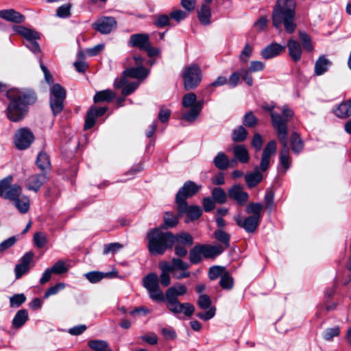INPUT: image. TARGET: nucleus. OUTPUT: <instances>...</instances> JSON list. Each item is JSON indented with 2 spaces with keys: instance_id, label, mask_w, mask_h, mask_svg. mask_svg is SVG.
<instances>
[{
  "instance_id": "f257e3e1",
  "label": "nucleus",
  "mask_w": 351,
  "mask_h": 351,
  "mask_svg": "<svg viewBox=\"0 0 351 351\" xmlns=\"http://www.w3.org/2000/svg\"><path fill=\"white\" fill-rule=\"evenodd\" d=\"M10 104L7 108V117L13 122L23 120L27 112V106L36 101V96L32 91L12 88L7 91Z\"/></svg>"
},
{
  "instance_id": "f03ea898",
  "label": "nucleus",
  "mask_w": 351,
  "mask_h": 351,
  "mask_svg": "<svg viewBox=\"0 0 351 351\" xmlns=\"http://www.w3.org/2000/svg\"><path fill=\"white\" fill-rule=\"evenodd\" d=\"M283 111L285 114L284 119L281 118L278 114H271V123L282 146L279 156L280 165V171L285 173L289 168L290 165L289 149L288 147L287 141V123L293 116V111L287 108H285Z\"/></svg>"
},
{
  "instance_id": "7ed1b4c3",
  "label": "nucleus",
  "mask_w": 351,
  "mask_h": 351,
  "mask_svg": "<svg viewBox=\"0 0 351 351\" xmlns=\"http://www.w3.org/2000/svg\"><path fill=\"white\" fill-rule=\"evenodd\" d=\"M295 0H278L272 13L273 25L280 29L283 25L288 34L295 32Z\"/></svg>"
},
{
  "instance_id": "20e7f679",
  "label": "nucleus",
  "mask_w": 351,
  "mask_h": 351,
  "mask_svg": "<svg viewBox=\"0 0 351 351\" xmlns=\"http://www.w3.org/2000/svg\"><path fill=\"white\" fill-rule=\"evenodd\" d=\"M186 293V287L182 284H178L176 287L169 288L165 293L167 307L169 311L174 315L183 313L184 315L191 317L194 311L195 307L190 303H181L178 297L183 295Z\"/></svg>"
},
{
  "instance_id": "39448f33",
  "label": "nucleus",
  "mask_w": 351,
  "mask_h": 351,
  "mask_svg": "<svg viewBox=\"0 0 351 351\" xmlns=\"http://www.w3.org/2000/svg\"><path fill=\"white\" fill-rule=\"evenodd\" d=\"M147 247L152 255L163 254L167 250L175 243L174 235L170 232H163L160 228H154L147 234Z\"/></svg>"
},
{
  "instance_id": "423d86ee",
  "label": "nucleus",
  "mask_w": 351,
  "mask_h": 351,
  "mask_svg": "<svg viewBox=\"0 0 351 351\" xmlns=\"http://www.w3.org/2000/svg\"><path fill=\"white\" fill-rule=\"evenodd\" d=\"M276 152V142L274 140L270 141L263 149L260 167H256L254 172L247 173L245 176L246 184L249 188H253L261 182L263 175L259 171V169L261 171H265L268 169L270 158L275 154Z\"/></svg>"
},
{
  "instance_id": "0eeeda50",
  "label": "nucleus",
  "mask_w": 351,
  "mask_h": 351,
  "mask_svg": "<svg viewBox=\"0 0 351 351\" xmlns=\"http://www.w3.org/2000/svg\"><path fill=\"white\" fill-rule=\"evenodd\" d=\"M13 176H8L0 180V197L10 200L12 203L19 197L23 192L20 184H12Z\"/></svg>"
},
{
  "instance_id": "6e6552de",
  "label": "nucleus",
  "mask_w": 351,
  "mask_h": 351,
  "mask_svg": "<svg viewBox=\"0 0 351 351\" xmlns=\"http://www.w3.org/2000/svg\"><path fill=\"white\" fill-rule=\"evenodd\" d=\"M202 76V70L197 64L185 66L182 73L185 90H189L195 89L201 82Z\"/></svg>"
},
{
  "instance_id": "1a4fd4ad",
  "label": "nucleus",
  "mask_w": 351,
  "mask_h": 351,
  "mask_svg": "<svg viewBox=\"0 0 351 351\" xmlns=\"http://www.w3.org/2000/svg\"><path fill=\"white\" fill-rule=\"evenodd\" d=\"M143 285L152 300L162 302L165 300L163 293L160 289L159 278L156 274H147L143 280Z\"/></svg>"
},
{
  "instance_id": "9d476101",
  "label": "nucleus",
  "mask_w": 351,
  "mask_h": 351,
  "mask_svg": "<svg viewBox=\"0 0 351 351\" xmlns=\"http://www.w3.org/2000/svg\"><path fill=\"white\" fill-rule=\"evenodd\" d=\"M201 188V185H197L193 181L189 180L186 182L176 194V202L177 208L180 210H183L186 206V199L196 194Z\"/></svg>"
},
{
  "instance_id": "9b49d317",
  "label": "nucleus",
  "mask_w": 351,
  "mask_h": 351,
  "mask_svg": "<svg viewBox=\"0 0 351 351\" xmlns=\"http://www.w3.org/2000/svg\"><path fill=\"white\" fill-rule=\"evenodd\" d=\"M149 74V71L142 65L136 67L128 68L123 71V75L120 79H116L114 82L115 88H120L128 83V77L143 80Z\"/></svg>"
},
{
  "instance_id": "f8f14e48",
  "label": "nucleus",
  "mask_w": 351,
  "mask_h": 351,
  "mask_svg": "<svg viewBox=\"0 0 351 351\" xmlns=\"http://www.w3.org/2000/svg\"><path fill=\"white\" fill-rule=\"evenodd\" d=\"M65 97V90L60 84H56L52 86L50 92V106L54 114H58L62 110Z\"/></svg>"
},
{
  "instance_id": "ddd939ff",
  "label": "nucleus",
  "mask_w": 351,
  "mask_h": 351,
  "mask_svg": "<svg viewBox=\"0 0 351 351\" xmlns=\"http://www.w3.org/2000/svg\"><path fill=\"white\" fill-rule=\"evenodd\" d=\"M34 141V136L27 128H22L16 130L14 143L18 149H27Z\"/></svg>"
},
{
  "instance_id": "4468645a",
  "label": "nucleus",
  "mask_w": 351,
  "mask_h": 351,
  "mask_svg": "<svg viewBox=\"0 0 351 351\" xmlns=\"http://www.w3.org/2000/svg\"><path fill=\"white\" fill-rule=\"evenodd\" d=\"M93 27L99 32L107 34L117 27V21L113 17L105 16L95 22Z\"/></svg>"
},
{
  "instance_id": "2eb2a0df",
  "label": "nucleus",
  "mask_w": 351,
  "mask_h": 351,
  "mask_svg": "<svg viewBox=\"0 0 351 351\" xmlns=\"http://www.w3.org/2000/svg\"><path fill=\"white\" fill-rule=\"evenodd\" d=\"M235 221L237 225L243 228L247 232L252 233L258 228L261 220L251 215L245 218L238 215L235 217Z\"/></svg>"
},
{
  "instance_id": "dca6fc26",
  "label": "nucleus",
  "mask_w": 351,
  "mask_h": 351,
  "mask_svg": "<svg viewBox=\"0 0 351 351\" xmlns=\"http://www.w3.org/2000/svg\"><path fill=\"white\" fill-rule=\"evenodd\" d=\"M47 180V177L45 173L34 174L29 176L26 180L25 187L29 191L38 192Z\"/></svg>"
},
{
  "instance_id": "f3484780",
  "label": "nucleus",
  "mask_w": 351,
  "mask_h": 351,
  "mask_svg": "<svg viewBox=\"0 0 351 351\" xmlns=\"http://www.w3.org/2000/svg\"><path fill=\"white\" fill-rule=\"evenodd\" d=\"M173 263L176 269L172 274L176 279L180 280L190 276L191 272L189 271V265L187 263L179 258H173Z\"/></svg>"
},
{
  "instance_id": "a211bd4d",
  "label": "nucleus",
  "mask_w": 351,
  "mask_h": 351,
  "mask_svg": "<svg viewBox=\"0 0 351 351\" xmlns=\"http://www.w3.org/2000/svg\"><path fill=\"white\" fill-rule=\"evenodd\" d=\"M228 195L230 199L237 201L239 205L245 204L249 197L247 193L243 191V187L240 184L231 187L228 191Z\"/></svg>"
},
{
  "instance_id": "6ab92c4d",
  "label": "nucleus",
  "mask_w": 351,
  "mask_h": 351,
  "mask_svg": "<svg viewBox=\"0 0 351 351\" xmlns=\"http://www.w3.org/2000/svg\"><path fill=\"white\" fill-rule=\"evenodd\" d=\"M107 110L105 107L95 108L92 107L87 112L86 117L85 119V123L84 128L88 130L91 128L95 123V119L97 117L103 115Z\"/></svg>"
},
{
  "instance_id": "aec40b11",
  "label": "nucleus",
  "mask_w": 351,
  "mask_h": 351,
  "mask_svg": "<svg viewBox=\"0 0 351 351\" xmlns=\"http://www.w3.org/2000/svg\"><path fill=\"white\" fill-rule=\"evenodd\" d=\"M150 43L149 36L147 34H134L131 35L128 45L130 47H137L140 50L145 49Z\"/></svg>"
},
{
  "instance_id": "412c9836",
  "label": "nucleus",
  "mask_w": 351,
  "mask_h": 351,
  "mask_svg": "<svg viewBox=\"0 0 351 351\" xmlns=\"http://www.w3.org/2000/svg\"><path fill=\"white\" fill-rule=\"evenodd\" d=\"M285 49V46L277 43H272L261 51V56L264 59H271L279 55Z\"/></svg>"
},
{
  "instance_id": "4be33fe9",
  "label": "nucleus",
  "mask_w": 351,
  "mask_h": 351,
  "mask_svg": "<svg viewBox=\"0 0 351 351\" xmlns=\"http://www.w3.org/2000/svg\"><path fill=\"white\" fill-rule=\"evenodd\" d=\"M202 256L206 258H214L221 254L224 248L221 245H200Z\"/></svg>"
},
{
  "instance_id": "5701e85b",
  "label": "nucleus",
  "mask_w": 351,
  "mask_h": 351,
  "mask_svg": "<svg viewBox=\"0 0 351 351\" xmlns=\"http://www.w3.org/2000/svg\"><path fill=\"white\" fill-rule=\"evenodd\" d=\"M0 18L13 23H23L25 18L20 12L13 9L0 10Z\"/></svg>"
},
{
  "instance_id": "b1692460",
  "label": "nucleus",
  "mask_w": 351,
  "mask_h": 351,
  "mask_svg": "<svg viewBox=\"0 0 351 351\" xmlns=\"http://www.w3.org/2000/svg\"><path fill=\"white\" fill-rule=\"evenodd\" d=\"M332 62L325 56H320L315 62L314 73L315 75H322L328 71Z\"/></svg>"
},
{
  "instance_id": "393cba45",
  "label": "nucleus",
  "mask_w": 351,
  "mask_h": 351,
  "mask_svg": "<svg viewBox=\"0 0 351 351\" xmlns=\"http://www.w3.org/2000/svg\"><path fill=\"white\" fill-rule=\"evenodd\" d=\"M12 204L20 213L25 214L29 210L30 199L28 196L21 194Z\"/></svg>"
},
{
  "instance_id": "a878e982",
  "label": "nucleus",
  "mask_w": 351,
  "mask_h": 351,
  "mask_svg": "<svg viewBox=\"0 0 351 351\" xmlns=\"http://www.w3.org/2000/svg\"><path fill=\"white\" fill-rule=\"evenodd\" d=\"M204 101L203 99H200L195 101L194 106L187 112L183 114V118L189 122L194 121L199 116Z\"/></svg>"
},
{
  "instance_id": "bb28decb",
  "label": "nucleus",
  "mask_w": 351,
  "mask_h": 351,
  "mask_svg": "<svg viewBox=\"0 0 351 351\" xmlns=\"http://www.w3.org/2000/svg\"><path fill=\"white\" fill-rule=\"evenodd\" d=\"M178 212L180 216L184 213H186L188 218L191 221L198 219L202 214V210L199 206H188L186 202L185 208L183 209V210H180L178 208Z\"/></svg>"
},
{
  "instance_id": "cd10ccee",
  "label": "nucleus",
  "mask_w": 351,
  "mask_h": 351,
  "mask_svg": "<svg viewBox=\"0 0 351 351\" xmlns=\"http://www.w3.org/2000/svg\"><path fill=\"white\" fill-rule=\"evenodd\" d=\"M289 53L291 58L298 62L301 58L302 48L300 44L293 39H289L287 42Z\"/></svg>"
},
{
  "instance_id": "c85d7f7f",
  "label": "nucleus",
  "mask_w": 351,
  "mask_h": 351,
  "mask_svg": "<svg viewBox=\"0 0 351 351\" xmlns=\"http://www.w3.org/2000/svg\"><path fill=\"white\" fill-rule=\"evenodd\" d=\"M14 30L23 38L26 40V42L33 39H39L40 36L36 31L27 28L24 26H14Z\"/></svg>"
},
{
  "instance_id": "c756f323",
  "label": "nucleus",
  "mask_w": 351,
  "mask_h": 351,
  "mask_svg": "<svg viewBox=\"0 0 351 351\" xmlns=\"http://www.w3.org/2000/svg\"><path fill=\"white\" fill-rule=\"evenodd\" d=\"M335 114L340 118H347L351 115V98L341 102L335 110Z\"/></svg>"
},
{
  "instance_id": "7c9ffc66",
  "label": "nucleus",
  "mask_w": 351,
  "mask_h": 351,
  "mask_svg": "<svg viewBox=\"0 0 351 351\" xmlns=\"http://www.w3.org/2000/svg\"><path fill=\"white\" fill-rule=\"evenodd\" d=\"M235 158L242 163H246L249 160V154L246 147L243 145H237L233 148Z\"/></svg>"
},
{
  "instance_id": "2f4dec72",
  "label": "nucleus",
  "mask_w": 351,
  "mask_h": 351,
  "mask_svg": "<svg viewBox=\"0 0 351 351\" xmlns=\"http://www.w3.org/2000/svg\"><path fill=\"white\" fill-rule=\"evenodd\" d=\"M198 19L200 23L204 25L210 23L211 11L207 5H202L200 10L197 12Z\"/></svg>"
},
{
  "instance_id": "473e14b6",
  "label": "nucleus",
  "mask_w": 351,
  "mask_h": 351,
  "mask_svg": "<svg viewBox=\"0 0 351 351\" xmlns=\"http://www.w3.org/2000/svg\"><path fill=\"white\" fill-rule=\"evenodd\" d=\"M215 166L220 169H226L230 164L228 156L223 152H219L213 159Z\"/></svg>"
},
{
  "instance_id": "72a5a7b5",
  "label": "nucleus",
  "mask_w": 351,
  "mask_h": 351,
  "mask_svg": "<svg viewBox=\"0 0 351 351\" xmlns=\"http://www.w3.org/2000/svg\"><path fill=\"white\" fill-rule=\"evenodd\" d=\"M115 97V94L110 89L97 92L93 98L95 103L112 101Z\"/></svg>"
},
{
  "instance_id": "f704fd0d",
  "label": "nucleus",
  "mask_w": 351,
  "mask_h": 351,
  "mask_svg": "<svg viewBox=\"0 0 351 351\" xmlns=\"http://www.w3.org/2000/svg\"><path fill=\"white\" fill-rule=\"evenodd\" d=\"M28 319V313L25 309L19 310L12 319L14 327L21 328Z\"/></svg>"
},
{
  "instance_id": "c9c22d12",
  "label": "nucleus",
  "mask_w": 351,
  "mask_h": 351,
  "mask_svg": "<svg viewBox=\"0 0 351 351\" xmlns=\"http://www.w3.org/2000/svg\"><path fill=\"white\" fill-rule=\"evenodd\" d=\"M263 208V205L260 203L251 202L246 206L245 212L247 214L252 215L251 216L257 217L261 220Z\"/></svg>"
},
{
  "instance_id": "e433bc0d",
  "label": "nucleus",
  "mask_w": 351,
  "mask_h": 351,
  "mask_svg": "<svg viewBox=\"0 0 351 351\" xmlns=\"http://www.w3.org/2000/svg\"><path fill=\"white\" fill-rule=\"evenodd\" d=\"M88 344L93 351H112L108 343L103 340H91Z\"/></svg>"
},
{
  "instance_id": "4c0bfd02",
  "label": "nucleus",
  "mask_w": 351,
  "mask_h": 351,
  "mask_svg": "<svg viewBox=\"0 0 351 351\" xmlns=\"http://www.w3.org/2000/svg\"><path fill=\"white\" fill-rule=\"evenodd\" d=\"M215 238L221 243L225 249L230 247V235L222 230H217L214 232Z\"/></svg>"
},
{
  "instance_id": "58836bf2",
  "label": "nucleus",
  "mask_w": 351,
  "mask_h": 351,
  "mask_svg": "<svg viewBox=\"0 0 351 351\" xmlns=\"http://www.w3.org/2000/svg\"><path fill=\"white\" fill-rule=\"evenodd\" d=\"M290 143L292 151L296 154L299 153L303 148V143L300 136L295 132L291 134Z\"/></svg>"
},
{
  "instance_id": "ea45409f",
  "label": "nucleus",
  "mask_w": 351,
  "mask_h": 351,
  "mask_svg": "<svg viewBox=\"0 0 351 351\" xmlns=\"http://www.w3.org/2000/svg\"><path fill=\"white\" fill-rule=\"evenodd\" d=\"M36 165L41 170L49 169L51 163L49 156L45 152H40L37 156Z\"/></svg>"
},
{
  "instance_id": "a19ab883",
  "label": "nucleus",
  "mask_w": 351,
  "mask_h": 351,
  "mask_svg": "<svg viewBox=\"0 0 351 351\" xmlns=\"http://www.w3.org/2000/svg\"><path fill=\"white\" fill-rule=\"evenodd\" d=\"M175 243H179L186 246H191L193 243L192 236L186 232H181L177 235H174Z\"/></svg>"
},
{
  "instance_id": "79ce46f5",
  "label": "nucleus",
  "mask_w": 351,
  "mask_h": 351,
  "mask_svg": "<svg viewBox=\"0 0 351 351\" xmlns=\"http://www.w3.org/2000/svg\"><path fill=\"white\" fill-rule=\"evenodd\" d=\"M164 227L165 228L175 227L178 223V218L170 212H166L163 217Z\"/></svg>"
},
{
  "instance_id": "37998d69",
  "label": "nucleus",
  "mask_w": 351,
  "mask_h": 351,
  "mask_svg": "<svg viewBox=\"0 0 351 351\" xmlns=\"http://www.w3.org/2000/svg\"><path fill=\"white\" fill-rule=\"evenodd\" d=\"M202 253L200 245H195L189 252L190 261L193 264H197L202 261Z\"/></svg>"
},
{
  "instance_id": "c03bdc74",
  "label": "nucleus",
  "mask_w": 351,
  "mask_h": 351,
  "mask_svg": "<svg viewBox=\"0 0 351 351\" xmlns=\"http://www.w3.org/2000/svg\"><path fill=\"white\" fill-rule=\"evenodd\" d=\"M247 134V130L243 126H239L232 131V138L234 142H241L246 138Z\"/></svg>"
},
{
  "instance_id": "a18cd8bd",
  "label": "nucleus",
  "mask_w": 351,
  "mask_h": 351,
  "mask_svg": "<svg viewBox=\"0 0 351 351\" xmlns=\"http://www.w3.org/2000/svg\"><path fill=\"white\" fill-rule=\"evenodd\" d=\"M86 278L91 283H97L104 278L108 276L109 274H104L101 271H90L84 274Z\"/></svg>"
},
{
  "instance_id": "49530a36",
  "label": "nucleus",
  "mask_w": 351,
  "mask_h": 351,
  "mask_svg": "<svg viewBox=\"0 0 351 351\" xmlns=\"http://www.w3.org/2000/svg\"><path fill=\"white\" fill-rule=\"evenodd\" d=\"M212 197L215 202L219 204L225 203L227 199L225 191L220 187H216L212 191Z\"/></svg>"
},
{
  "instance_id": "de8ad7c7",
  "label": "nucleus",
  "mask_w": 351,
  "mask_h": 351,
  "mask_svg": "<svg viewBox=\"0 0 351 351\" xmlns=\"http://www.w3.org/2000/svg\"><path fill=\"white\" fill-rule=\"evenodd\" d=\"M340 335V329L339 326L328 328L323 332V338L328 341H332L334 337Z\"/></svg>"
},
{
  "instance_id": "09e8293b",
  "label": "nucleus",
  "mask_w": 351,
  "mask_h": 351,
  "mask_svg": "<svg viewBox=\"0 0 351 351\" xmlns=\"http://www.w3.org/2000/svg\"><path fill=\"white\" fill-rule=\"evenodd\" d=\"M234 280L232 277L227 272H225L221 277L219 285L224 289H231L233 287Z\"/></svg>"
},
{
  "instance_id": "8fccbe9b",
  "label": "nucleus",
  "mask_w": 351,
  "mask_h": 351,
  "mask_svg": "<svg viewBox=\"0 0 351 351\" xmlns=\"http://www.w3.org/2000/svg\"><path fill=\"white\" fill-rule=\"evenodd\" d=\"M26 300L23 293L14 294L10 298V304L11 308H18Z\"/></svg>"
},
{
  "instance_id": "3c124183",
  "label": "nucleus",
  "mask_w": 351,
  "mask_h": 351,
  "mask_svg": "<svg viewBox=\"0 0 351 351\" xmlns=\"http://www.w3.org/2000/svg\"><path fill=\"white\" fill-rule=\"evenodd\" d=\"M264 202L265 208L271 212L274 207V192L272 190L267 189L266 191L264 197Z\"/></svg>"
},
{
  "instance_id": "603ef678",
  "label": "nucleus",
  "mask_w": 351,
  "mask_h": 351,
  "mask_svg": "<svg viewBox=\"0 0 351 351\" xmlns=\"http://www.w3.org/2000/svg\"><path fill=\"white\" fill-rule=\"evenodd\" d=\"M299 38L304 49L307 51H312L313 49V46L311 43V40L309 36L304 32H300Z\"/></svg>"
},
{
  "instance_id": "864d4df0",
  "label": "nucleus",
  "mask_w": 351,
  "mask_h": 351,
  "mask_svg": "<svg viewBox=\"0 0 351 351\" xmlns=\"http://www.w3.org/2000/svg\"><path fill=\"white\" fill-rule=\"evenodd\" d=\"M196 99H197V97L195 93H189L185 94L182 98L183 107H184L186 108H192L195 105Z\"/></svg>"
},
{
  "instance_id": "5fc2aeb1",
  "label": "nucleus",
  "mask_w": 351,
  "mask_h": 351,
  "mask_svg": "<svg viewBox=\"0 0 351 351\" xmlns=\"http://www.w3.org/2000/svg\"><path fill=\"white\" fill-rule=\"evenodd\" d=\"M225 268L221 266H213L209 269L208 276L210 280H215L221 277L225 273Z\"/></svg>"
},
{
  "instance_id": "6e6d98bb",
  "label": "nucleus",
  "mask_w": 351,
  "mask_h": 351,
  "mask_svg": "<svg viewBox=\"0 0 351 351\" xmlns=\"http://www.w3.org/2000/svg\"><path fill=\"white\" fill-rule=\"evenodd\" d=\"M50 269L54 274H62L68 271V267L63 261H57Z\"/></svg>"
},
{
  "instance_id": "4d7b16f0",
  "label": "nucleus",
  "mask_w": 351,
  "mask_h": 351,
  "mask_svg": "<svg viewBox=\"0 0 351 351\" xmlns=\"http://www.w3.org/2000/svg\"><path fill=\"white\" fill-rule=\"evenodd\" d=\"M197 305L202 309H208L211 308V300L208 295L201 294L197 300Z\"/></svg>"
},
{
  "instance_id": "13d9d810",
  "label": "nucleus",
  "mask_w": 351,
  "mask_h": 351,
  "mask_svg": "<svg viewBox=\"0 0 351 351\" xmlns=\"http://www.w3.org/2000/svg\"><path fill=\"white\" fill-rule=\"evenodd\" d=\"M252 53V47L248 43L245 44L243 51L239 56V60L243 63H247Z\"/></svg>"
},
{
  "instance_id": "bf43d9fd",
  "label": "nucleus",
  "mask_w": 351,
  "mask_h": 351,
  "mask_svg": "<svg viewBox=\"0 0 351 351\" xmlns=\"http://www.w3.org/2000/svg\"><path fill=\"white\" fill-rule=\"evenodd\" d=\"M169 17L166 14L156 15L154 25L158 27H164L169 24Z\"/></svg>"
},
{
  "instance_id": "052dcab7",
  "label": "nucleus",
  "mask_w": 351,
  "mask_h": 351,
  "mask_svg": "<svg viewBox=\"0 0 351 351\" xmlns=\"http://www.w3.org/2000/svg\"><path fill=\"white\" fill-rule=\"evenodd\" d=\"M33 239L34 244L38 248L44 247L47 241L45 234L40 232H36L34 234Z\"/></svg>"
},
{
  "instance_id": "680f3d73",
  "label": "nucleus",
  "mask_w": 351,
  "mask_h": 351,
  "mask_svg": "<svg viewBox=\"0 0 351 351\" xmlns=\"http://www.w3.org/2000/svg\"><path fill=\"white\" fill-rule=\"evenodd\" d=\"M159 268L161 270V273L170 274L174 271L176 267L174 266L173 258L171 261V264L167 261H161L159 263Z\"/></svg>"
},
{
  "instance_id": "e2e57ef3",
  "label": "nucleus",
  "mask_w": 351,
  "mask_h": 351,
  "mask_svg": "<svg viewBox=\"0 0 351 351\" xmlns=\"http://www.w3.org/2000/svg\"><path fill=\"white\" fill-rule=\"evenodd\" d=\"M243 123L245 126L254 127L256 125L257 119L252 112H248L243 117Z\"/></svg>"
},
{
  "instance_id": "0e129e2a",
  "label": "nucleus",
  "mask_w": 351,
  "mask_h": 351,
  "mask_svg": "<svg viewBox=\"0 0 351 351\" xmlns=\"http://www.w3.org/2000/svg\"><path fill=\"white\" fill-rule=\"evenodd\" d=\"M71 5L64 4L58 8L56 15L60 18H66L70 16Z\"/></svg>"
},
{
  "instance_id": "69168bd1",
  "label": "nucleus",
  "mask_w": 351,
  "mask_h": 351,
  "mask_svg": "<svg viewBox=\"0 0 351 351\" xmlns=\"http://www.w3.org/2000/svg\"><path fill=\"white\" fill-rule=\"evenodd\" d=\"M65 287L64 283H58L55 286L49 287L45 293L44 298H47L52 295L56 294L60 290L63 289Z\"/></svg>"
},
{
  "instance_id": "338daca9",
  "label": "nucleus",
  "mask_w": 351,
  "mask_h": 351,
  "mask_svg": "<svg viewBox=\"0 0 351 351\" xmlns=\"http://www.w3.org/2000/svg\"><path fill=\"white\" fill-rule=\"evenodd\" d=\"M122 245L119 243H112L104 246L103 253L107 254L110 252L114 253L122 248Z\"/></svg>"
},
{
  "instance_id": "774afa93",
  "label": "nucleus",
  "mask_w": 351,
  "mask_h": 351,
  "mask_svg": "<svg viewBox=\"0 0 351 351\" xmlns=\"http://www.w3.org/2000/svg\"><path fill=\"white\" fill-rule=\"evenodd\" d=\"M124 88L122 90V94L125 96L129 95L132 93L139 86L138 82H131L124 85Z\"/></svg>"
}]
</instances>
